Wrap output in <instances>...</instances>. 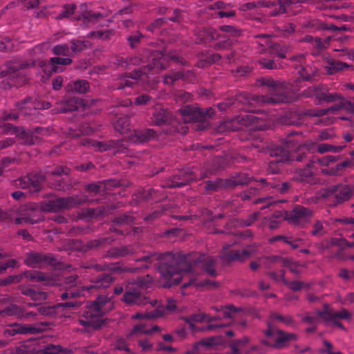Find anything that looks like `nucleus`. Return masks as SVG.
<instances>
[{
  "mask_svg": "<svg viewBox=\"0 0 354 354\" xmlns=\"http://www.w3.org/2000/svg\"><path fill=\"white\" fill-rule=\"evenodd\" d=\"M181 73H179V71H171L165 75H163L162 77V81H163V83L165 84V85H173L175 82H176L177 80H180V77H182L181 76Z\"/></svg>",
  "mask_w": 354,
  "mask_h": 354,
  "instance_id": "obj_60",
  "label": "nucleus"
},
{
  "mask_svg": "<svg viewBox=\"0 0 354 354\" xmlns=\"http://www.w3.org/2000/svg\"><path fill=\"white\" fill-rule=\"evenodd\" d=\"M229 4H227L223 1H217L210 5L208 8L210 10H218V12H216V15L220 18H230L234 17L236 12L233 10H229Z\"/></svg>",
  "mask_w": 354,
  "mask_h": 354,
  "instance_id": "obj_38",
  "label": "nucleus"
},
{
  "mask_svg": "<svg viewBox=\"0 0 354 354\" xmlns=\"http://www.w3.org/2000/svg\"><path fill=\"white\" fill-rule=\"evenodd\" d=\"M341 158L340 156L327 155L322 158L313 157L310 160V165H319L321 166H329L330 163L335 162Z\"/></svg>",
  "mask_w": 354,
  "mask_h": 354,
  "instance_id": "obj_52",
  "label": "nucleus"
},
{
  "mask_svg": "<svg viewBox=\"0 0 354 354\" xmlns=\"http://www.w3.org/2000/svg\"><path fill=\"white\" fill-rule=\"evenodd\" d=\"M133 197L138 204L149 201L157 202L162 198L159 195L158 191L153 188L138 189L134 194Z\"/></svg>",
  "mask_w": 354,
  "mask_h": 354,
  "instance_id": "obj_27",
  "label": "nucleus"
},
{
  "mask_svg": "<svg viewBox=\"0 0 354 354\" xmlns=\"http://www.w3.org/2000/svg\"><path fill=\"white\" fill-rule=\"evenodd\" d=\"M176 309V301L172 299H168L167 304L159 306L157 309L154 310L155 314L149 315L150 317H158L163 316L166 313L174 312Z\"/></svg>",
  "mask_w": 354,
  "mask_h": 354,
  "instance_id": "obj_45",
  "label": "nucleus"
},
{
  "mask_svg": "<svg viewBox=\"0 0 354 354\" xmlns=\"http://www.w3.org/2000/svg\"><path fill=\"white\" fill-rule=\"evenodd\" d=\"M24 263L32 268H43L50 266L59 268L60 261L53 254L30 251L26 254Z\"/></svg>",
  "mask_w": 354,
  "mask_h": 354,
  "instance_id": "obj_11",
  "label": "nucleus"
},
{
  "mask_svg": "<svg viewBox=\"0 0 354 354\" xmlns=\"http://www.w3.org/2000/svg\"><path fill=\"white\" fill-rule=\"evenodd\" d=\"M295 133L297 134V133H290L280 145H272L268 149L267 153L270 156L275 158V160H272L268 164V171L271 174L278 173L282 163L305 160L306 155L302 151L303 149L301 147L297 149L295 140L292 139V135Z\"/></svg>",
  "mask_w": 354,
  "mask_h": 354,
  "instance_id": "obj_5",
  "label": "nucleus"
},
{
  "mask_svg": "<svg viewBox=\"0 0 354 354\" xmlns=\"http://www.w3.org/2000/svg\"><path fill=\"white\" fill-rule=\"evenodd\" d=\"M353 195V190L348 185H335L323 189L321 193L322 198L330 206L335 207L349 200Z\"/></svg>",
  "mask_w": 354,
  "mask_h": 354,
  "instance_id": "obj_10",
  "label": "nucleus"
},
{
  "mask_svg": "<svg viewBox=\"0 0 354 354\" xmlns=\"http://www.w3.org/2000/svg\"><path fill=\"white\" fill-rule=\"evenodd\" d=\"M234 244H236L235 241L232 243H225L223 245L222 251L220 253V257L223 261L231 263L234 261H243L248 258L254 252V250L250 247L242 250H230V247Z\"/></svg>",
  "mask_w": 354,
  "mask_h": 354,
  "instance_id": "obj_16",
  "label": "nucleus"
},
{
  "mask_svg": "<svg viewBox=\"0 0 354 354\" xmlns=\"http://www.w3.org/2000/svg\"><path fill=\"white\" fill-rule=\"evenodd\" d=\"M317 171L315 165H310V161L306 165V168L300 169L299 174L300 180L304 182L312 183L314 180L313 175Z\"/></svg>",
  "mask_w": 354,
  "mask_h": 354,
  "instance_id": "obj_51",
  "label": "nucleus"
},
{
  "mask_svg": "<svg viewBox=\"0 0 354 354\" xmlns=\"http://www.w3.org/2000/svg\"><path fill=\"white\" fill-rule=\"evenodd\" d=\"M216 38H220L221 40L214 45V48L215 50H221L230 48L232 46V41L228 37H227L225 36H221L218 35V36L216 37Z\"/></svg>",
  "mask_w": 354,
  "mask_h": 354,
  "instance_id": "obj_59",
  "label": "nucleus"
},
{
  "mask_svg": "<svg viewBox=\"0 0 354 354\" xmlns=\"http://www.w3.org/2000/svg\"><path fill=\"white\" fill-rule=\"evenodd\" d=\"M256 42L260 46L259 52L265 53L268 48H272L274 50H278L277 45H273L271 41V38L268 35H258L256 37Z\"/></svg>",
  "mask_w": 354,
  "mask_h": 354,
  "instance_id": "obj_46",
  "label": "nucleus"
},
{
  "mask_svg": "<svg viewBox=\"0 0 354 354\" xmlns=\"http://www.w3.org/2000/svg\"><path fill=\"white\" fill-rule=\"evenodd\" d=\"M113 241V239L110 237H100L99 239L88 241L86 244L81 245V247H80L78 249L82 252H87L91 249H97L105 247L111 244Z\"/></svg>",
  "mask_w": 354,
  "mask_h": 354,
  "instance_id": "obj_36",
  "label": "nucleus"
},
{
  "mask_svg": "<svg viewBox=\"0 0 354 354\" xmlns=\"http://www.w3.org/2000/svg\"><path fill=\"white\" fill-rule=\"evenodd\" d=\"M16 107L24 115L30 114L31 109H48L51 104L48 102H39L31 97H26L24 100L15 104Z\"/></svg>",
  "mask_w": 354,
  "mask_h": 354,
  "instance_id": "obj_21",
  "label": "nucleus"
},
{
  "mask_svg": "<svg viewBox=\"0 0 354 354\" xmlns=\"http://www.w3.org/2000/svg\"><path fill=\"white\" fill-rule=\"evenodd\" d=\"M151 122L156 126H173L176 124L172 113L167 109L158 106L154 109L151 116Z\"/></svg>",
  "mask_w": 354,
  "mask_h": 354,
  "instance_id": "obj_19",
  "label": "nucleus"
},
{
  "mask_svg": "<svg viewBox=\"0 0 354 354\" xmlns=\"http://www.w3.org/2000/svg\"><path fill=\"white\" fill-rule=\"evenodd\" d=\"M179 112L185 122H203L204 109L187 105L181 107Z\"/></svg>",
  "mask_w": 354,
  "mask_h": 354,
  "instance_id": "obj_23",
  "label": "nucleus"
},
{
  "mask_svg": "<svg viewBox=\"0 0 354 354\" xmlns=\"http://www.w3.org/2000/svg\"><path fill=\"white\" fill-rule=\"evenodd\" d=\"M44 177L40 174H29L16 180V185L21 189H28L30 192H37L41 188Z\"/></svg>",
  "mask_w": 354,
  "mask_h": 354,
  "instance_id": "obj_18",
  "label": "nucleus"
},
{
  "mask_svg": "<svg viewBox=\"0 0 354 354\" xmlns=\"http://www.w3.org/2000/svg\"><path fill=\"white\" fill-rule=\"evenodd\" d=\"M206 177H207L206 174H201L199 178H204ZM198 179V175L193 169H182L178 171V173L174 175L172 177L166 180L162 187L169 188L181 187L188 184L189 183L197 180Z\"/></svg>",
  "mask_w": 354,
  "mask_h": 354,
  "instance_id": "obj_13",
  "label": "nucleus"
},
{
  "mask_svg": "<svg viewBox=\"0 0 354 354\" xmlns=\"http://www.w3.org/2000/svg\"><path fill=\"white\" fill-rule=\"evenodd\" d=\"M41 211L42 210L40 208V205H37L35 203H28L20 208V212L26 216L28 223L30 224L37 223L40 221Z\"/></svg>",
  "mask_w": 354,
  "mask_h": 354,
  "instance_id": "obj_26",
  "label": "nucleus"
},
{
  "mask_svg": "<svg viewBox=\"0 0 354 354\" xmlns=\"http://www.w3.org/2000/svg\"><path fill=\"white\" fill-rule=\"evenodd\" d=\"M196 42L197 44H207L216 39V32L211 29H198L195 32Z\"/></svg>",
  "mask_w": 354,
  "mask_h": 354,
  "instance_id": "obj_37",
  "label": "nucleus"
},
{
  "mask_svg": "<svg viewBox=\"0 0 354 354\" xmlns=\"http://www.w3.org/2000/svg\"><path fill=\"white\" fill-rule=\"evenodd\" d=\"M114 128L120 133H124L130 129V119L127 115L119 117L114 123Z\"/></svg>",
  "mask_w": 354,
  "mask_h": 354,
  "instance_id": "obj_54",
  "label": "nucleus"
},
{
  "mask_svg": "<svg viewBox=\"0 0 354 354\" xmlns=\"http://www.w3.org/2000/svg\"><path fill=\"white\" fill-rule=\"evenodd\" d=\"M113 280L114 278L111 274L101 272L91 276L89 279L90 283L80 288L77 286V276L70 275L64 277L61 282L60 284L64 290L59 294V297L64 301L77 298L81 294L84 295L85 292L89 294L98 292L109 287Z\"/></svg>",
  "mask_w": 354,
  "mask_h": 354,
  "instance_id": "obj_4",
  "label": "nucleus"
},
{
  "mask_svg": "<svg viewBox=\"0 0 354 354\" xmlns=\"http://www.w3.org/2000/svg\"><path fill=\"white\" fill-rule=\"evenodd\" d=\"M123 301L127 304L145 305L149 299L144 296L138 288H129L123 295Z\"/></svg>",
  "mask_w": 354,
  "mask_h": 354,
  "instance_id": "obj_24",
  "label": "nucleus"
},
{
  "mask_svg": "<svg viewBox=\"0 0 354 354\" xmlns=\"http://www.w3.org/2000/svg\"><path fill=\"white\" fill-rule=\"evenodd\" d=\"M86 201V196H78L53 198L41 201L40 208L43 212H58L79 206L85 203Z\"/></svg>",
  "mask_w": 354,
  "mask_h": 354,
  "instance_id": "obj_8",
  "label": "nucleus"
},
{
  "mask_svg": "<svg viewBox=\"0 0 354 354\" xmlns=\"http://www.w3.org/2000/svg\"><path fill=\"white\" fill-rule=\"evenodd\" d=\"M261 84L268 88V95L250 97L246 93L235 94L225 101L218 103L217 107L221 111H226L233 105L250 103L252 99L258 103L267 104H276L280 103H289L292 100L290 88L286 82L276 81L270 77H265L261 80Z\"/></svg>",
  "mask_w": 354,
  "mask_h": 354,
  "instance_id": "obj_3",
  "label": "nucleus"
},
{
  "mask_svg": "<svg viewBox=\"0 0 354 354\" xmlns=\"http://www.w3.org/2000/svg\"><path fill=\"white\" fill-rule=\"evenodd\" d=\"M293 1L291 0H276L273 1V7L270 11V16H277L287 12L288 8H289Z\"/></svg>",
  "mask_w": 354,
  "mask_h": 354,
  "instance_id": "obj_42",
  "label": "nucleus"
},
{
  "mask_svg": "<svg viewBox=\"0 0 354 354\" xmlns=\"http://www.w3.org/2000/svg\"><path fill=\"white\" fill-rule=\"evenodd\" d=\"M341 109L346 110L349 113L354 112L353 102L349 100H342L338 104L331 106L330 108L322 109L320 111V115H326L329 112L335 113Z\"/></svg>",
  "mask_w": 354,
  "mask_h": 354,
  "instance_id": "obj_41",
  "label": "nucleus"
},
{
  "mask_svg": "<svg viewBox=\"0 0 354 354\" xmlns=\"http://www.w3.org/2000/svg\"><path fill=\"white\" fill-rule=\"evenodd\" d=\"M70 49L73 55L87 48L88 42L85 40L73 39L70 41Z\"/></svg>",
  "mask_w": 354,
  "mask_h": 354,
  "instance_id": "obj_55",
  "label": "nucleus"
},
{
  "mask_svg": "<svg viewBox=\"0 0 354 354\" xmlns=\"http://www.w3.org/2000/svg\"><path fill=\"white\" fill-rule=\"evenodd\" d=\"M76 9V5L73 4H66L62 7V11L57 16V19H63L65 18H70L75 14V10Z\"/></svg>",
  "mask_w": 354,
  "mask_h": 354,
  "instance_id": "obj_57",
  "label": "nucleus"
},
{
  "mask_svg": "<svg viewBox=\"0 0 354 354\" xmlns=\"http://www.w3.org/2000/svg\"><path fill=\"white\" fill-rule=\"evenodd\" d=\"M78 109L77 100L75 98H70L67 100L61 102L57 108L56 113H69L73 112Z\"/></svg>",
  "mask_w": 354,
  "mask_h": 354,
  "instance_id": "obj_47",
  "label": "nucleus"
},
{
  "mask_svg": "<svg viewBox=\"0 0 354 354\" xmlns=\"http://www.w3.org/2000/svg\"><path fill=\"white\" fill-rule=\"evenodd\" d=\"M313 212L301 205H295L290 211H285L284 220L294 226L304 227L310 223Z\"/></svg>",
  "mask_w": 354,
  "mask_h": 354,
  "instance_id": "obj_12",
  "label": "nucleus"
},
{
  "mask_svg": "<svg viewBox=\"0 0 354 354\" xmlns=\"http://www.w3.org/2000/svg\"><path fill=\"white\" fill-rule=\"evenodd\" d=\"M352 165V162L346 159L344 161L338 163L335 165V167H332L333 170L330 172L332 174V176H337L340 175L346 168L351 167Z\"/></svg>",
  "mask_w": 354,
  "mask_h": 354,
  "instance_id": "obj_62",
  "label": "nucleus"
},
{
  "mask_svg": "<svg viewBox=\"0 0 354 354\" xmlns=\"http://www.w3.org/2000/svg\"><path fill=\"white\" fill-rule=\"evenodd\" d=\"M24 277L32 281H46L47 284L54 285V280L44 272L36 270H26L23 272Z\"/></svg>",
  "mask_w": 354,
  "mask_h": 354,
  "instance_id": "obj_40",
  "label": "nucleus"
},
{
  "mask_svg": "<svg viewBox=\"0 0 354 354\" xmlns=\"http://www.w3.org/2000/svg\"><path fill=\"white\" fill-rule=\"evenodd\" d=\"M236 120L241 125L250 128L251 130L263 129L264 124L261 118L256 116L254 113H244L240 114Z\"/></svg>",
  "mask_w": 354,
  "mask_h": 354,
  "instance_id": "obj_22",
  "label": "nucleus"
},
{
  "mask_svg": "<svg viewBox=\"0 0 354 354\" xmlns=\"http://www.w3.org/2000/svg\"><path fill=\"white\" fill-rule=\"evenodd\" d=\"M348 67L349 65L346 63L335 59H329L326 62L325 69L328 74L333 75Z\"/></svg>",
  "mask_w": 354,
  "mask_h": 354,
  "instance_id": "obj_43",
  "label": "nucleus"
},
{
  "mask_svg": "<svg viewBox=\"0 0 354 354\" xmlns=\"http://www.w3.org/2000/svg\"><path fill=\"white\" fill-rule=\"evenodd\" d=\"M277 30L279 35L285 38H288L295 31V26L292 24H288L281 27H277Z\"/></svg>",
  "mask_w": 354,
  "mask_h": 354,
  "instance_id": "obj_61",
  "label": "nucleus"
},
{
  "mask_svg": "<svg viewBox=\"0 0 354 354\" xmlns=\"http://www.w3.org/2000/svg\"><path fill=\"white\" fill-rule=\"evenodd\" d=\"M221 317L219 315L216 316H211L208 314L201 313V314H192L188 317L184 318V320L188 323L190 326V328L194 327V322H213L216 320H219Z\"/></svg>",
  "mask_w": 354,
  "mask_h": 354,
  "instance_id": "obj_39",
  "label": "nucleus"
},
{
  "mask_svg": "<svg viewBox=\"0 0 354 354\" xmlns=\"http://www.w3.org/2000/svg\"><path fill=\"white\" fill-rule=\"evenodd\" d=\"M1 315L3 316H15L20 319H28L30 317H35L37 312H26L22 307L17 304H10L2 310H0Z\"/></svg>",
  "mask_w": 354,
  "mask_h": 354,
  "instance_id": "obj_25",
  "label": "nucleus"
},
{
  "mask_svg": "<svg viewBox=\"0 0 354 354\" xmlns=\"http://www.w3.org/2000/svg\"><path fill=\"white\" fill-rule=\"evenodd\" d=\"M157 133L152 129H145L142 130H134L129 136V141L133 143H141L147 140L154 139Z\"/></svg>",
  "mask_w": 354,
  "mask_h": 354,
  "instance_id": "obj_28",
  "label": "nucleus"
},
{
  "mask_svg": "<svg viewBox=\"0 0 354 354\" xmlns=\"http://www.w3.org/2000/svg\"><path fill=\"white\" fill-rule=\"evenodd\" d=\"M260 213L259 212H254L249 215L246 218L241 219L239 221V225L241 227H249L251 226L256 221L258 220Z\"/></svg>",
  "mask_w": 354,
  "mask_h": 354,
  "instance_id": "obj_64",
  "label": "nucleus"
},
{
  "mask_svg": "<svg viewBox=\"0 0 354 354\" xmlns=\"http://www.w3.org/2000/svg\"><path fill=\"white\" fill-rule=\"evenodd\" d=\"M19 290L22 295L29 297L34 301H42L46 299V293L45 292L37 291L33 288L25 286L20 287Z\"/></svg>",
  "mask_w": 354,
  "mask_h": 354,
  "instance_id": "obj_49",
  "label": "nucleus"
},
{
  "mask_svg": "<svg viewBox=\"0 0 354 354\" xmlns=\"http://www.w3.org/2000/svg\"><path fill=\"white\" fill-rule=\"evenodd\" d=\"M248 176H245L244 178H238L235 180H223L218 178L215 180H207L205 182L204 189L206 194H210L218 192L223 187H234L239 185L247 184L250 180Z\"/></svg>",
  "mask_w": 354,
  "mask_h": 354,
  "instance_id": "obj_15",
  "label": "nucleus"
},
{
  "mask_svg": "<svg viewBox=\"0 0 354 354\" xmlns=\"http://www.w3.org/2000/svg\"><path fill=\"white\" fill-rule=\"evenodd\" d=\"M315 98L319 103L333 102L342 100L339 95L336 93H328L327 88L323 85H317Z\"/></svg>",
  "mask_w": 354,
  "mask_h": 354,
  "instance_id": "obj_30",
  "label": "nucleus"
},
{
  "mask_svg": "<svg viewBox=\"0 0 354 354\" xmlns=\"http://www.w3.org/2000/svg\"><path fill=\"white\" fill-rule=\"evenodd\" d=\"M270 318L272 320H278L283 324H285L287 326H294L295 325V321L293 318L290 316H283L281 315L277 314L276 313H272L270 315Z\"/></svg>",
  "mask_w": 354,
  "mask_h": 354,
  "instance_id": "obj_63",
  "label": "nucleus"
},
{
  "mask_svg": "<svg viewBox=\"0 0 354 354\" xmlns=\"http://www.w3.org/2000/svg\"><path fill=\"white\" fill-rule=\"evenodd\" d=\"M52 53L57 56L49 59L48 63L44 66V72L46 73H57L63 71V66H68L72 64L73 60L70 46L68 44H62L54 46L51 50Z\"/></svg>",
  "mask_w": 354,
  "mask_h": 354,
  "instance_id": "obj_7",
  "label": "nucleus"
},
{
  "mask_svg": "<svg viewBox=\"0 0 354 354\" xmlns=\"http://www.w3.org/2000/svg\"><path fill=\"white\" fill-rule=\"evenodd\" d=\"M101 17L102 15L100 12H86L82 14L81 15L74 17L73 19L77 21H82L83 25L85 27H87L91 23H96Z\"/></svg>",
  "mask_w": 354,
  "mask_h": 354,
  "instance_id": "obj_48",
  "label": "nucleus"
},
{
  "mask_svg": "<svg viewBox=\"0 0 354 354\" xmlns=\"http://www.w3.org/2000/svg\"><path fill=\"white\" fill-rule=\"evenodd\" d=\"M145 38V35H143L139 30H136L131 32L129 35H127L126 39L128 46L131 49H136L142 43Z\"/></svg>",
  "mask_w": 354,
  "mask_h": 354,
  "instance_id": "obj_50",
  "label": "nucleus"
},
{
  "mask_svg": "<svg viewBox=\"0 0 354 354\" xmlns=\"http://www.w3.org/2000/svg\"><path fill=\"white\" fill-rule=\"evenodd\" d=\"M35 64V61H24L21 62H8L0 68V76L8 77L12 81L11 84L19 86L24 84L26 80V76L21 70L30 68Z\"/></svg>",
  "mask_w": 354,
  "mask_h": 354,
  "instance_id": "obj_9",
  "label": "nucleus"
},
{
  "mask_svg": "<svg viewBox=\"0 0 354 354\" xmlns=\"http://www.w3.org/2000/svg\"><path fill=\"white\" fill-rule=\"evenodd\" d=\"M297 335L295 333H286L281 330H277V337L272 344L274 348H283L288 345L292 341H296Z\"/></svg>",
  "mask_w": 354,
  "mask_h": 354,
  "instance_id": "obj_32",
  "label": "nucleus"
},
{
  "mask_svg": "<svg viewBox=\"0 0 354 354\" xmlns=\"http://www.w3.org/2000/svg\"><path fill=\"white\" fill-rule=\"evenodd\" d=\"M305 59V56L303 54H297L296 55H292L289 57V60L292 62H295V64L292 65L295 69L298 70V73L300 75V77L303 80L309 81L313 77L312 72H309L307 68H304L303 66V62Z\"/></svg>",
  "mask_w": 354,
  "mask_h": 354,
  "instance_id": "obj_29",
  "label": "nucleus"
},
{
  "mask_svg": "<svg viewBox=\"0 0 354 354\" xmlns=\"http://www.w3.org/2000/svg\"><path fill=\"white\" fill-rule=\"evenodd\" d=\"M135 250L131 245L111 248L103 255L104 258L118 259L133 254Z\"/></svg>",
  "mask_w": 354,
  "mask_h": 354,
  "instance_id": "obj_35",
  "label": "nucleus"
},
{
  "mask_svg": "<svg viewBox=\"0 0 354 354\" xmlns=\"http://www.w3.org/2000/svg\"><path fill=\"white\" fill-rule=\"evenodd\" d=\"M19 140H21V143L26 145H32L35 144V138H37L34 136L32 130L31 131H26L23 128L20 127L16 136Z\"/></svg>",
  "mask_w": 354,
  "mask_h": 354,
  "instance_id": "obj_53",
  "label": "nucleus"
},
{
  "mask_svg": "<svg viewBox=\"0 0 354 354\" xmlns=\"http://www.w3.org/2000/svg\"><path fill=\"white\" fill-rule=\"evenodd\" d=\"M89 88V84L85 80L71 81L66 86L68 91H74L78 93H85L88 91Z\"/></svg>",
  "mask_w": 354,
  "mask_h": 354,
  "instance_id": "obj_44",
  "label": "nucleus"
},
{
  "mask_svg": "<svg viewBox=\"0 0 354 354\" xmlns=\"http://www.w3.org/2000/svg\"><path fill=\"white\" fill-rule=\"evenodd\" d=\"M134 217L131 216L130 214H120L113 220V225L111 227V230L115 232L116 233L123 235L124 232L122 230H120L118 227L129 225L133 223Z\"/></svg>",
  "mask_w": 354,
  "mask_h": 354,
  "instance_id": "obj_34",
  "label": "nucleus"
},
{
  "mask_svg": "<svg viewBox=\"0 0 354 354\" xmlns=\"http://www.w3.org/2000/svg\"><path fill=\"white\" fill-rule=\"evenodd\" d=\"M46 325L41 324L40 325L33 324H20L15 323L10 324L6 328L3 334L6 337H13L18 334H38L43 332Z\"/></svg>",
  "mask_w": 354,
  "mask_h": 354,
  "instance_id": "obj_17",
  "label": "nucleus"
},
{
  "mask_svg": "<svg viewBox=\"0 0 354 354\" xmlns=\"http://www.w3.org/2000/svg\"><path fill=\"white\" fill-rule=\"evenodd\" d=\"M295 143L297 144V145H296L297 149L298 147L302 148L303 149L302 151L304 152L306 156V151H317L319 153H324L329 152V151L337 153V152L342 151L346 147L345 145L335 146L333 145L326 144V143L317 144V143L313 142H307L305 145H301L297 140H295ZM306 158H307V157L306 156L305 160Z\"/></svg>",
  "mask_w": 354,
  "mask_h": 354,
  "instance_id": "obj_20",
  "label": "nucleus"
},
{
  "mask_svg": "<svg viewBox=\"0 0 354 354\" xmlns=\"http://www.w3.org/2000/svg\"><path fill=\"white\" fill-rule=\"evenodd\" d=\"M136 261L145 262L146 268L153 264L160 273V281L164 288L178 285L197 268H201L210 277L217 275L215 259L205 254L153 253L144 255Z\"/></svg>",
  "mask_w": 354,
  "mask_h": 354,
  "instance_id": "obj_1",
  "label": "nucleus"
},
{
  "mask_svg": "<svg viewBox=\"0 0 354 354\" xmlns=\"http://www.w3.org/2000/svg\"><path fill=\"white\" fill-rule=\"evenodd\" d=\"M84 146L93 147L97 151L102 152L105 151H111L114 154L126 153L127 152V146L122 142V140H110L105 142L97 141L90 139H85L82 141Z\"/></svg>",
  "mask_w": 354,
  "mask_h": 354,
  "instance_id": "obj_14",
  "label": "nucleus"
},
{
  "mask_svg": "<svg viewBox=\"0 0 354 354\" xmlns=\"http://www.w3.org/2000/svg\"><path fill=\"white\" fill-rule=\"evenodd\" d=\"M259 182L263 185V188L265 190H270L273 189L280 194H286L288 193L290 188V183L288 182H284L280 183L279 181L275 180H270L268 178H260Z\"/></svg>",
  "mask_w": 354,
  "mask_h": 354,
  "instance_id": "obj_31",
  "label": "nucleus"
},
{
  "mask_svg": "<svg viewBox=\"0 0 354 354\" xmlns=\"http://www.w3.org/2000/svg\"><path fill=\"white\" fill-rule=\"evenodd\" d=\"M304 26L310 32H315L319 30L328 29V27L319 19H310L307 21Z\"/></svg>",
  "mask_w": 354,
  "mask_h": 354,
  "instance_id": "obj_58",
  "label": "nucleus"
},
{
  "mask_svg": "<svg viewBox=\"0 0 354 354\" xmlns=\"http://www.w3.org/2000/svg\"><path fill=\"white\" fill-rule=\"evenodd\" d=\"M227 161L225 158L218 156L212 160V168L209 169L211 174H215L217 171L223 169L227 165Z\"/></svg>",
  "mask_w": 354,
  "mask_h": 354,
  "instance_id": "obj_56",
  "label": "nucleus"
},
{
  "mask_svg": "<svg viewBox=\"0 0 354 354\" xmlns=\"http://www.w3.org/2000/svg\"><path fill=\"white\" fill-rule=\"evenodd\" d=\"M168 59L174 60L176 62L186 64V62L180 57L175 52H164L159 50L151 51L148 57L142 55V57H135L132 60L133 64L147 63L143 68L135 69L129 73L121 75L113 84L114 90H124L127 88H132L136 84L135 80L144 79V76L148 77L160 70L165 69L168 66Z\"/></svg>",
  "mask_w": 354,
  "mask_h": 354,
  "instance_id": "obj_2",
  "label": "nucleus"
},
{
  "mask_svg": "<svg viewBox=\"0 0 354 354\" xmlns=\"http://www.w3.org/2000/svg\"><path fill=\"white\" fill-rule=\"evenodd\" d=\"M319 315L326 321H335L337 319H350L352 317L351 313L345 308H342L339 311H330L325 308L322 311H319Z\"/></svg>",
  "mask_w": 354,
  "mask_h": 354,
  "instance_id": "obj_33",
  "label": "nucleus"
},
{
  "mask_svg": "<svg viewBox=\"0 0 354 354\" xmlns=\"http://www.w3.org/2000/svg\"><path fill=\"white\" fill-rule=\"evenodd\" d=\"M112 308L113 302L111 297L99 295L94 301L86 306L78 322L87 332L97 330L104 324L103 315Z\"/></svg>",
  "mask_w": 354,
  "mask_h": 354,
  "instance_id": "obj_6",
  "label": "nucleus"
}]
</instances>
